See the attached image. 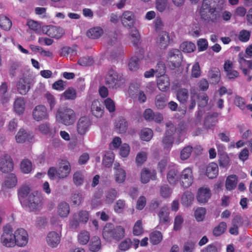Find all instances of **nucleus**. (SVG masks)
I'll return each mask as SVG.
<instances>
[{"label":"nucleus","mask_w":252,"mask_h":252,"mask_svg":"<svg viewBox=\"0 0 252 252\" xmlns=\"http://www.w3.org/2000/svg\"><path fill=\"white\" fill-rule=\"evenodd\" d=\"M130 39L135 47H137L140 39V36L138 30L136 28L132 29L130 32Z\"/></svg>","instance_id":"obj_48"},{"label":"nucleus","mask_w":252,"mask_h":252,"mask_svg":"<svg viewBox=\"0 0 252 252\" xmlns=\"http://www.w3.org/2000/svg\"><path fill=\"white\" fill-rule=\"evenodd\" d=\"M21 169L24 173H29L32 169V162L28 159L23 160L21 163Z\"/></svg>","instance_id":"obj_51"},{"label":"nucleus","mask_w":252,"mask_h":252,"mask_svg":"<svg viewBox=\"0 0 252 252\" xmlns=\"http://www.w3.org/2000/svg\"><path fill=\"white\" fill-rule=\"evenodd\" d=\"M115 181L118 183L124 182L126 179L125 171L122 168H118L115 172Z\"/></svg>","instance_id":"obj_55"},{"label":"nucleus","mask_w":252,"mask_h":252,"mask_svg":"<svg viewBox=\"0 0 252 252\" xmlns=\"http://www.w3.org/2000/svg\"><path fill=\"white\" fill-rule=\"evenodd\" d=\"M117 196V191L114 189H109L106 194V202L108 203H112Z\"/></svg>","instance_id":"obj_54"},{"label":"nucleus","mask_w":252,"mask_h":252,"mask_svg":"<svg viewBox=\"0 0 252 252\" xmlns=\"http://www.w3.org/2000/svg\"><path fill=\"white\" fill-rule=\"evenodd\" d=\"M122 23L126 28H132L135 22V16L133 13L130 11H125L122 16Z\"/></svg>","instance_id":"obj_18"},{"label":"nucleus","mask_w":252,"mask_h":252,"mask_svg":"<svg viewBox=\"0 0 252 252\" xmlns=\"http://www.w3.org/2000/svg\"><path fill=\"white\" fill-rule=\"evenodd\" d=\"M132 241L130 238H126L122 241L119 245V249L121 251L125 252L128 250L131 246Z\"/></svg>","instance_id":"obj_58"},{"label":"nucleus","mask_w":252,"mask_h":252,"mask_svg":"<svg viewBox=\"0 0 252 252\" xmlns=\"http://www.w3.org/2000/svg\"><path fill=\"white\" fill-rule=\"evenodd\" d=\"M157 79V86L161 91H166L170 86V79L167 75L158 76Z\"/></svg>","instance_id":"obj_26"},{"label":"nucleus","mask_w":252,"mask_h":252,"mask_svg":"<svg viewBox=\"0 0 252 252\" xmlns=\"http://www.w3.org/2000/svg\"><path fill=\"white\" fill-rule=\"evenodd\" d=\"M162 239V233L159 231H154L149 235L150 242L153 245L159 244Z\"/></svg>","instance_id":"obj_37"},{"label":"nucleus","mask_w":252,"mask_h":252,"mask_svg":"<svg viewBox=\"0 0 252 252\" xmlns=\"http://www.w3.org/2000/svg\"><path fill=\"white\" fill-rule=\"evenodd\" d=\"M218 161L220 167H226L229 164V158L225 153L221 154L219 156Z\"/></svg>","instance_id":"obj_53"},{"label":"nucleus","mask_w":252,"mask_h":252,"mask_svg":"<svg viewBox=\"0 0 252 252\" xmlns=\"http://www.w3.org/2000/svg\"><path fill=\"white\" fill-rule=\"evenodd\" d=\"M15 240V245L19 247H23L27 245L28 242V234L23 228L17 229L14 233Z\"/></svg>","instance_id":"obj_12"},{"label":"nucleus","mask_w":252,"mask_h":252,"mask_svg":"<svg viewBox=\"0 0 252 252\" xmlns=\"http://www.w3.org/2000/svg\"><path fill=\"white\" fill-rule=\"evenodd\" d=\"M227 228L226 223L224 221L220 222L218 225L215 227L213 230V235L219 237L223 234Z\"/></svg>","instance_id":"obj_40"},{"label":"nucleus","mask_w":252,"mask_h":252,"mask_svg":"<svg viewBox=\"0 0 252 252\" xmlns=\"http://www.w3.org/2000/svg\"><path fill=\"white\" fill-rule=\"evenodd\" d=\"M71 166L69 162L65 159H61L57 168L51 167L48 171V175L50 179L54 180L56 177L58 179L66 178L70 174Z\"/></svg>","instance_id":"obj_2"},{"label":"nucleus","mask_w":252,"mask_h":252,"mask_svg":"<svg viewBox=\"0 0 252 252\" xmlns=\"http://www.w3.org/2000/svg\"><path fill=\"white\" fill-rule=\"evenodd\" d=\"M43 31L49 36L56 39L61 38L64 33L62 28L51 25L44 27Z\"/></svg>","instance_id":"obj_13"},{"label":"nucleus","mask_w":252,"mask_h":252,"mask_svg":"<svg viewBox=\"0 0 252 252\" xmlns=\"http://www.w3.org/2000/svg\"><path fill=\"white\" fill-rule=\"evenodd\" d=\"M160 193L162 197L168 198L171 194L172 190L168 185H165L160 187Z\"/></svg>","instance_id":"obj_63"},{"label":"nucleus","mask_w":252,"mask_h":252,"mask_svg":"<svg viewBox=\"0 0 252 252\" xmlns=\"http://www.w3.org/2000/svg\"><path fill=\"white\" fill-rule=\"evenodd\" d=\"M168 97L164 94L160 93L157 95L155 99V104L158 109H163L167 105Z\"/></svg>","instance_id":"obj_25"},{"label":"nucleus","mask_w":252,"mask_h":252,"mask_svg":"<svg viewBox=\"0 0 252 252\" xmlns=\"http://www.w3.org/2000/svg\"><path fill=\"white\" fill-rule=\"evenodd\" d=\"M115 129L118 133H124L126 132L127 128V123L123 117L118 118L115 123Z\"/></svg>","instance_id":"obj_28"},{"label":"nucleus","mask_w":252,"mask_h":252,"mask_svg":"<svg viewBox=\"0 0 252 252\" xmlns=\"http://www.w3.org/2000/svg\"><path fill=\"white\" fill-rule=\"evenodd\" d=\"M168 66L171 69H175L179 67L182 61L181 51L176 49L169 51L167 55Z\"/></svg>","instance_id":"obj_7"},{"label":"nucleus","mask_w":252,"mask_h":252,"mask_svg":"<svg viewBox=\"0 0 252 252\" xmlns=\"http://www.w3.org/2000/svg\"><path fill=\"white\" fill-rule=\"evenodd\" d=\"M103 31L100 27H94L88 31L87 36L92 39H97L103 34Z\"/></svg>","instance_id":"obj_36"},{"label":"nucleus","mask_w":252,"mask_h":252,"mask_svg":"<svg viewBox=\"0 0 252 252\" xmlns=\"http://www.w3.org/2000/svg\"><path fill=\"white\" fill-rule=\"evenodd\" d=\"M125 205L126 203L125 200L122 199L118 200L114 207L115 212L117 213H122L125 207Z\"/></svg>","instance_id":"obj_64"},{"label":"nucleus","mask_w":252,"mask_h":252,"mask_svg":"<svg viewBox=\"0 0 252 252\" xmlns=\"http://www.w3.org/2000/svg\"><path fill=\"white\" fill-rule=\"evenodd\" d=\"M157 173L155 170L152 172L146 168L143 169L141 172V181L143 184L148 183L150 179L155 180L157 177Z\"/></svg>","instance_id":"obj_21"},{"label":"nucleus","mask_w":252,"mask_h":252,"mask_svg":"<svg viewBox=\"0 0 252 252\" xmlns=\"http://www.w3.org/2000/svg\"><path fill=\"white\" fill-rule=\"evenodd\" d=\"M17 183V179L13 173L8 174L5 178L4 181L5 186L9 189L14 187Z\"/></svg>","instance_id":"obj_38"},{"label":"nucleus","mask_w":252,"mask_h":252,"mask_svg":"<svg viewBox=\"0 0 252 252\" xmlns=\"http://www.w3.org/2000/svg\"><path fill=\"white\" fill-rule=\"evenodd\" d=\"M91 126V121L87 117H81L78 122L77 129L79 134H85Z\"/></svg>","instance_id":"obj_19"},{"label":"nucleus","mask_w":252,"mask_h":252,"mask_svg":"<svg viewBox=\"0 0 252 252\" xmlns=\"http://www.w3.org/2000/svg\"><path fill=\"white\" fill-rule=\"evenodd\" d=\"M60 236L55 231L50 232L47 234L46 241L48 246L51 248H56L60 244Z\"/></svg>","instance_id":"obj_20"},{"label":"nucleus","mask_w":252,"mask_h":252,"mask_svg":"<svg viewBox=\"0 0 252 252\" xmlns=\"http://www.w3.org/2000/svg\"><path fill=\"white\" fill-rule=\"evenodd\" d=\"M167 179L170 185H176L180 180L178 170L175 169H170L167 174Z\"/></svg>","instance_id":"obj_34"},{"label":"nucleus","mask_w":252,"mask_h":252,"mask_svg":"<svg viewBox=\"0 0 252 252\" xmlns=\"http://www.w3.org/2000/svg\"><path fill=\"white\" fill-rule=\"evenodd\" d=\"M12 26L11 21L6 16H2L0 17V27L5 31H9Z\"/></svg>","instance_id":"obj_45"},{"label":"nucleus","mask_w":252,"mask_h":252,"mask_svg":"<svg viewBox=\"0 0 252 252\" xmlns=\"http://www.w3.org/2000/svg\"><path fill=\"white\" fill-rule=\"evenodd\" d=\"M89 214L87 211L81 210L77 213H75L70 220V227L72 229H76L79 226L80 223H86L89 220Z\"/></svg>","instance_id":"obj_8"},{"label":"nucleus","mask_w":252,"mask_h":252,"mask_svg":"<svg viewBox=\"0 0 252 252\" xmlns=\"http://www.w3.org/2000/svg\"><path fill=\"white\" fill-rule=\"evenodd\" d=\"M192 151V147L190 146H187L184 147L181 151V158L182 160L187 159L191 155Z\"/></svg>","instance_id":"obj_59"},{"label":"nucleus","mask_w":252,"mask_h":252,"mask_svg":"<svg viewBox=\"0 0 252 252\" xmlns=\"http://www.w3.org/2000/svg\"><path fill=\"white\" fill-rule=\"evenodd\" d=\"M84 177L82 173L80 171H76L73 175V182L76 186L83 184Z\"/></svg>","instance_id":"obj_49"},{"label":"nucleus","mask_w":252,"mask_h":252,"mask_svg":"<svg viewBox=\"0 0 252 252\" xmlns=\"http://www.w3.org/2000/svg\"><path fill=\"white\" fill-rule=\"evenodd\" d=\"M16 87L19 94L22 95H25L30 89V82L28 78L22 77L17 81Z\"/></svg>","instance_id":"obj_17"},{"label":"nucleus","mask_w":252,"mask_h":252,"mask_svg":"<svg viewBox=\"0 0 252 252\" xmlns=\"http://www.w3.org/2000/svg\"><path fill=\"white\" fill-rule=\"evenodd\" d=\"M219 113L217 112H213L211 114L208 115L205 118L204 126L206 129H210L215 126L218 122V117Z\"/></svg>","instance_id":"obj_22"},{"label":"nucleus","mask_w":252,"mask_h":252,"mask_svg":"<svg viewBox=\"0 0 252 252\" xmlns=\"http://www.w3.org/2000/svg\"><path fill=\"white\" fill-rule=\"evenodd\" d=\"M105 84L110 89L117 90L125 86V79L122 74L111 67L106 75Z\"/></svg>","instance_id":"obj_3"},{"label":"nucleus","mask_w":252,"mask_h":252,"mask_svg":"<svg viewBox=\"0 0 252 252\" xmlns=\"http://www.w3.org/2000/svg\"><path fill=\"white\" fill-rule=\"evenodd\" d=\"M42 197L37 191H34L29 195L27 199L21 200L22 205L28 208L30 211L37 209L41 205Z\"/></svg>","instance_id":"obj_5"},{"label":"nucleus","mask_w":252,"mask_h":252,"mask_svg":"<svg viewBox=\"0 0 252 252\" xmlns=\"http://www.w3.org/2000/svg\"><path fill=\"white\" fill-rule=\"evenodd\" d=\"M211 196V190L207 188H200L198 189L196 199L199 203L205 204L208 202Z\"/></svg>","instance_id":"obj_16"},{"label":"nucleus","mask_w":252,"mask_h":252,"mask_svg":"<svg viewBox=\"0 0 252 252\" xmlns=\"http://www.w3.org/2000/svg\"><path fill=\"white\" fill-rule=\"evenodd\" d=\"M169 210L166 206H163L160 209L158 217L159 218V222L160 225L167 224L170 221L169 217Z\"/></svg>","instance_id":"obj_23"},{"label":"nucleus","mask_w":252,"mask_h":252,"mask_svg":"<svg viewBox=\"0 0 252 252\" xmlns=\"http://www.w3.org/2000/svg\"><path fill=\"white\" fill-rule=\"evenodd\" d=\"M143 232L141 220H138L136 221L133 227V234L135 236H139Z\"/></svg>","instance_id":"obj_60"},{"label":"nucleus","mask_w":252,"mask_h":252,"mask_svg":"<svg viewBox=\"0 0 252 252\" xmlns=\"http://www.w3.org/2000/svg\"><path fill=\"white\" fill-rule=\"evenodd\" d=\"M104 103L106 108L109 111L110 113L115 112L116 110L115 104L114 101L112 99L110 98H106L104 100Z\"/></svg>","instance_id":"obj_62"},{"label":"nucleus","mask_w":252,"mask_h":252,"mask_svg":"<svg viewBox=\"0 0 252 252\" xmlns=\"http://www.w3.org/2000/svg\"><path fill=\"white\" fill-rule=\"evenodd\" d=\"M193 181V176L192 169L189 168L184 169L180 175V182L182 187L184 188L189 187Z\"/></svg>","instance_id":"obj_9"},{"label":"nucleus","mask_w":252,"mask_h":252,"mask_svg":"<svg viewBox=\"0 0 252 252\" xmlns=\"http://www.w3.org/2000/svg\"><path fill=\"white\" fill-rule=\"evenodd\" d=\"M113 161V154L110 152H107L103 158L102 163L103 165L106 167H110L112 166Z\"/></svg>","instance_id":"obj_52"},{"label":"nucleus","mask_w":252,"mask_h":252,"mask_svg":"<svg viewBox=\"0 0 252 252\" xmlns=\"http://www.w3.org/2000/svg\"><path fill=\"white\" fill-rule=\"evenodd\" d=\"M13 168V161L10 155L4 154L0 158V170L2 172H10L12 171Z\"/></svg>","instance_id":"obj_10"},{"label":"nucleus","mask_w":252,"mask_h":252,"mask_svg":"<svg viewBox=\"0 0 252 252\" xmlns=\"http://www.w3.org/2000/svg\"><path fill=\"white\" fill-rule=\"evenodd\" d=\"M0 241L2 246L7 248H11L15 245V240L13 229L9 224H6L3 227V232L0 237Z\"/></svg>","instance_id":"obj_6"},{"label":"nucleus","mask_w":252,"mask_h":252,"mask_svg":"<svg viewBox=\"0 0 252 252\" xmlns=\"http://www.w3.org/2000/svg\"><path fill=\"white\" fill-rule=\"evenodd\" d=\"M91 113L96 118H101L104 113V106L102 101L94 100L91 107Z\"/></svg>","instance_id":"obj_15"},{"label":"nucleus","mask_w":252,"mask_h":252,"mask_svg":"<svg viewBox=\"0 0 252 252\" xmlns=\"http://www.w3.org/2000/svg\"><path fill=\"white\" fill-rule=\"evenodd\" d=\"M155 72L157 74V76L165 75L166 72V66L165 63L161 61L158 62L156 66Z\"/></svg>","instance_id":"obj_56"},{"label":"nucleus","mask_w":252,"mask_h":252,"mask_svg":"<svg viewBox=\"0 0 252 252\" xmlns=\"http://www.w3.org/2000/svg\"><path fill=\"white\" fill-rule=\"evenodd\" d=\"M57 120L64 125L69 126L75 121V114L73 110L67 107H60L56 114Z\"/></svg>","instance_id":"obj_4"},{"label":"nucleus","mask_w":252,"mask_h":252,"mask_svg":"<svg viewBox=\"0 0 252 252\" xmlns=\"http://www.w3.org/2000/svg\"><path fill=\"white\" fill-rule=\"evenodd\" d=\"M169 40L170 37L168 33L162 31L158 34L157 42L160 49H165L169 44Z\"/></svg>","instance_id":"obj_24"},{"label":"nucleus","mask_w":252,"mask_h":252,"mask_svg":"<svg viewBox=\"0 0 252 252\" xmlns=\"http://www.w3.org/2000/svg\"><path fill=\"white\" fill-rule=\"evenodd\" d=\"M219 172L218 164L215 162L210 163L206 167V174L210 179L216 178Z\"/></svg>","instance_id":"obj_30"},{"label":"nucleus","mask_w":252,"mask_h":252,"mask_svg":"<svg viewBox=\"0 0 252 252\" xmlns=\"http://www.w3.org/2000/svg\"><path fill=\"white\" fill-rule=\"evenodd\" d=\"M234 103L236 106L241 110H244L246 108L245 99L239 95H236L235 96Z\"/></svg>","instance_id":"obj_61"},{"label":"nucleus","mask_w":252,"mask_h":252,"mask_svg":"<svg viewBox=\"0 0 252 252\" xmlns=\"http://www.w3.org/2000/svg\"><path fill=\"white\" fill-rule=\"evenodd\" d=\"M38 130L44 135H49L53 137L56 133L57 130L55 127L50 126L48 123H43L38 126Z\"/></svg>","instance_id":"obj_27"},{"label":"nucleus","mask_w":252,"mask_h":252,"mask_svg":"<svg viewBox=\"0 0 252 252\" xmlns=\"http://www.w3.org/2000/svg\"><path fill=\"white\" fill-rule=\"evenodd\" d=\"M237 177L235 175H231L228 176L225 182V187L227 189L231 190L236 186Z\"/></svg>","instance_id":"obj_39"},{"label":"nucleus","mask_w":252,"mask_h":252,"mask_svg":"<svg viewBox=\"0 0 252 252\" xmlns=\"http://www.w3.org/2000/svg\"><path fill=\"white\" fill-rule=\"evenodd\" d=\"M70 212L69 204L65 202H61L57 207V213L62 218L67 217Z\"/></svg>","instance_id":"obj_32"},{"label":"nucleus","mask_w":252,"mask_h":252,"mask_svg":"<svg viewBox=\"0 0 252 252\" xmlns=\"http://www.w3.org/2000/svg\"><path fill=\"white\" fill-rule=\"evenodd\" d=\"M65 100H75L77 97L76 91L73 87H69L62 94Z\"/></svg>","instance_id":"obj_43"},{"label":"nucleus","mask_w":252,"mask_h":252,"mask_svg":"<svg viewBox=\"0 0 252 252\" xmlns=\"http://www.w3.org/2000/svg\"><path fill=\"white\" fill-rule=\"evenodd\" d=\"M153 136V132L151 128H144L141 131L140 138L142 140L149 141Z\"/></svg>","instance_id":"obj_46"},{"label":"nucleus","mask_w":252,"mask_h":252,"mask_svg":"<svg viewBox=\"0 0 252 252\" xmlns=\"http://www.w3.org/2000/svg\"><path fill=\"white\" fill-rule=\"evenodd\" d=\"M32 116L33 119L39 121L48 118V114L46 108L42 105L36 106L33 110Z\"/></svg>","instance_id":"obj_14"},{"label":"nucleus","mask_w":252,"mask_h":252,"mask_svg":"<svg viewBox=\"0 0 252 252\" xmlns=\"http://www.w3.org/2000/svg\"><path fill=\"white\" fill-rule=\"evenodd\" d=\"M89 248L91 252H98L101 248V243L99 237L98 236L93 237L90 240Z\"/></svg>","instance_id":"obj_33"},{"label":"nucleus","mask_w":252,"mask_h":252,"mask_svg":"<svg viewBox=\"0 0 252 252\" xmlns=\"http://www.w3.org/2000/svg\"><path fill=\"white\" fill-rule=\"evenodd\" d=\"M90 238V233L86 230L81 231L78 235V242L81 245L87 244Z\"/></svg>","instance_id":"obj_47"},{"label":"nucleus","mask_w":252,"mask_h":252,"mask_svg":"<svg viewBox=\"0 0 252 252\" xmlns=\"http://www.w3.org/2000/svg\"><path fill=\"white\" fill-rule=\"evenodd\" d=\"M31 191V188L29 186L22 185L18 190V195L20 201L23 200L28 196Z\"/></svg>","instance_id":"obj_41"},{"label":"nucleus","mask_w":252,"mask_h":252,"mask_svg":"<svg viewBox=\"0 0 252 252\" xmlns=\"http://www.w3.org/2000/svg\"><path fill=\"white\" fill-rule=\"evenodd\" d=\"M14 110L18 115L22 114L25 109V101L24 97H19L17 98L13 105Z\"/></svg>","instance_id":"obj_29"},{"label":"nucleus","mask_w":252,"mask_h":252,"mask_svg":"<svg viewBox=\"0 0 252 252\" xmlns=\"http://www.w3.org/2000/svg\"><path fill=\"white\" fill-rule=\"evenodd\" d=\"M180 48L183 52L191 53L195 49L196 46L192 42L185 41L180 45Z\"/></svg>","instance_id":"obj_44"},{"label":"nucleus","mask_w":252,"mask_h":252,"mask_svg":"<svg viewBox=\"0 0 252 252\" xmlns=\"http://www.w3.org/2000/svg\"><path fill=\"white\" fill-rule=\"evenodd\" d=\"M177 97L180 103H186L189 98L188 90L184 88L179 89L177 93Z\"/></svg>","instance_id":"obj_42"},{"label":"nucleus","mask_w":252,"mask_h":252,"mask_svg":"<svg viewBox=\"0 0 252 252\" xmlns=\"http://www.w3.org/2000/svg\"><path fill=\"white\" fill-rule=\"evenodd\" d=\"M194 200V195L189 191H185L181 197V203L185 207L190 206Z\"/></svg>","instance_id":"obj_35"},{"label":"nucleus","mask_w":252,"mask_h":252,"mask_svg":"<svg viewBox=\"0 0 252 252\" xmlns=\"http://www.w3.org/2000/svg\"><path fill=\"white\" fill-rule=\"evenodd\" d=\"M211 0H203L201 6L199 10V14L201 19L207 21L209 19L210 14L216 11L215 8H211L210 1Z\"/></svg>","instance_id":"obj_11"},{"label":"nucleus","mask_w":252,"mask_h":252,"mask_svg":"<svg viewBox=\"0 0 252 252\" xmlns=\"http://www.w3.org/2000/svg\"><path fill=\"white\" fill-rule=\"evenodd\" d=\"M208 76L210 79L211 84L214 85L218 84L220 78V73L219 68H211L209 71Z\"/></svg>","instance_id":"obj_31"},{"label":"nucleus","mask_w":252,"mask_h":252,"mask_svg":"<svg viewBox=\"0 0 252 252\" xmlns=\"http://www.w3.org/2000/svg\"><path fill=\"white\" fill-rule=\"evenodd\" d=\"M221 21V16L220 12L215 11L214 13H211V16H209V19L207 20V22L210 23H220Z\"/></svg>","instance_id":"obj_50"},{"label":"nucleus","mask_w":252,"mask_h":252,"mask_svg":"<svg viewBox=\"0 0 252 252\" xmlns=\"http://www.w3.org/2000/svg\"><path fill=\"white\" fill-rule=\"evenodd\" d=\"M206 213V211L205 208H197L194 212V216L196 220L198 221H202L204 219Z\"/></svg>","instance_id":"obj_57"},{"label":"nucleus","mask_w":252,"mask_h":252,"mask_svg":"<svg viewBox=\"0 0 252 252\" xmlns=\"http://www.w3.org/2000/svg\"><path fill=\"white\" fill-rule=\"evenodd\" d=\"M125 229L121 225L114 226L111 223H107L102 230V237L106 241L112 240L120 241L125 236Z\"/></svg>","instance_id":"obj_1"}]
</instances>
